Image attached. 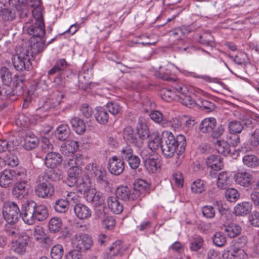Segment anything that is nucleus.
Segmentation results:
<instances>
[{
	"mask_svg": "<svg viewBox=\"0 0 259 259\" xmlns=\"http://www.w3.org/2000/svg\"><path fill=\"white\" fill-rule=\"evenodd\" d=\"M42 12L40 0H24L18 7V13L21 19L25 21L28 33L33 37L40 38L45 34Z\"/></svg>",
	"mask_w": 259,
	"mask_h": 259,
	"instance_id": "obj_1",
	"label": "nucleus"
},
{
	"mask_svg": "<svg viewBox=\"0 0 259 259\" xmlns=\"http://www.w3.org/2000/svg\"><path fill=\"white\" fill-rule=\"evenodd\" d=\"M26 176V170L23 167L15 170L5 169L0 172V186L5 188H9L17 180L25 179Z\"/></svg>",
	"mask_w": 259,
	"mask_h": 259,
	"instance_id": "obj_2",
	"label": "nucleus"
},
{
	"mask_svg": "<svg viewBox=\"0 0 259 259\" xmlns=\"http://www.w3.org/2000/svg\"><path fill=\"white\" fill-rule=\"evenodd\" d=\"M49 179V176L47 174L39 175L36 179L34 192L38 197L46 198L53 195L54 188Z\"/></svg>",
	"mask_w": 259,
	"mask_h": 259,
	"instance_id": "obj_3",
	"label": "nucleus"
},
{
	"mask_svg": "<svg viewBox=\"0 0 259 259\" xmlns=\"http://www.w3.org/2000/svg\"><path fill=\"white\" fill-rule=\"evenodd\" d=\"M88 176L96 182L101 188L105 189L109 186V182L107 178L106 169L100 166H97L93 163H89L86 167Z\"/></svg>",
	"mask_w": 259,
	"mask_h": 259,
	"instance_id": "obj_4",
	"label": "nucleus"
},
{
	"mask_svg": "<svg viewBox=\"0 0 259 259\" xmlns=\"http://www.w3.org/2000/svg\"><path fill=\"white\" fill-rule=\"evenodd\" d=\"M32 57L31 53L28 49L22 47L17 48L16 54L12 58L14 67L20 71L28 68L30 65V60Z\"/></svg>",
	"mask_w": 259,
	"mask_h": 259,
	"instance_id": "obj_5",
	"label": "nucleus"
},
{
	"mask_svg": "<svg viewBox=\"0 0 259 259\" xmlns=\"http://www.w3.org/2000/svg\"><path fill=\"white\" fill-rule=\"evenodd\" d=\"M162 143L167 144L169 147L179 149L178 155H181L185 150L186 146V138L182 134L179 135L176 139L174 135L170 132H163Z\"/></svg>",
	"mask_w": 259,
	"mask_h": 259,
	"instance_id": "obj_6",
	"label": "nucleus"
},
{
	"mask_svg": "<svg viewBox=\"0 0 259 259\" xmlns=\"http://www.w3.org/2000/svg\"><path fill=\"white\" fill-rule=\"evenodd\" d=\"M2 213L5 220L10 224L16 223L21 215L19 207L17 204L14 202H5L4 204Z\"/></svg>",
	"mask_w": 259,
	"mask_h": 259,
	"instance_id": "obj_7",
	"label": "nucleus"
},
{
	"mask_svg": "<svg viewBox=\"0 0 259 259\" xmlns=\"http://www.w3.org/2000/svg\"><path fill=\"white\" fill-rule=\"evenodd\" d=\"M68 164L71 167L68 171L66 183L69 187H72L76 184L80 178L82 174V169L81 167L75 166L77 164L74 159H69L68 161Z\"/></svg>",
	"mask_w": 259,
	"mask_h": 259,
	"instance_id": "obj_8",
	"label": "nucleus"
},
{
	"mask_svg": "<svg viewBox=\"0 0 259 259\" xmlns=\"http://www.w3.org/2000/svg\"><path fill=\"white\" fill-rule=\"evenodd\" d=\"M178 92V101L184 105L189 108L196 105V101L192 99L190 96V92L187 87L183 84H179L175 88Z\"/></svg>",
	"mask_w": 259,
	"mask_h": 259,
	"instance_id": "obj_9",
	"label": "nucleus"
},
{
	"mask_svg": "<svg viewBox=\"0 0 259 259\" xmlns=\"http://www.w3.org/2000/svg\"><path fill=\"white\" fill-rule=\"evenodd\" d=\"M35 205L36 203L32 200H27L23 204L21 215L24 222L27 225H32L35 222Z\"/></svg>",
	"mask_w": 259,
	"mask_h": 259,
	"instance_id": "obj_10",
	"label": "nucleus"
},
{
	"mask_svg": "<svg viewBox=\"0 0 259 259\" xmlns=\"http://www.w3.org/2000/svg\"><path fill=\"white\" fill-rule=\"evenodd\" d=\"M29 240V236L25 233H22L16 240L12 242L13 251L18 255L24 254L26 251Z\"/></svg>",
	"mask_w": 259,
	"mask_h": 259,
	"instance_id": "obj_11",
	"label": "nucleus"
},
{
	"mask_svg": "<svg viewBox=\"0 0 259 259\" xmlns=\"http://www.w3.org/2000/svg\"><path fill=\"white\" fill-rule=\"evenodd\" d=\"M93 241L91 236L87 234H78L75 235L74 246L79 250H87L93 245Z\"/></svg>",
	"mask_w": 259,
	"mask_h": 259,
	"instance_id": "obj_12",
	"label": "nucleus"
},
{
	"mask_svg": "<svg viewBox=\"0 0 259 259\" xmlns=\"http://www.w3.org/2000/svg\"><path fill=\"white\" fill-rule=\"evenodd\" d=\"M107 168L111 174L118 176L123 171L124 163L122 159L116 156H113L108 160Z\"/></svg>",
	"mask_w": 259,
	"mask_h": 259,
	"instance_id": "obj_13",
	"label": "nucleus"
},
{
	"mask_svg": "<svg viewBox=\"0 0 259 259\" xmlns=\"http://www.w3.org/2000/svg\"><path fill=\"white\" fill-rule=\"evenodd\" d=\"M25 179L26 178L17 180L18 182L16 184L12 190V194L15 198L21 199L27 195L28 191L27 189V181Z\"/></svg>",
	"mask_w": 259,
	"mask_h": 259,
	"instance_id": "obj_14",
	"label": "nucleus"
},
{
	"mask_svg": "<svg viewBox=\"0 0 259 259\" xmlns=\"http://www.w3.org/2000/svg\"><path fill=\"white\" fill-rule=\"evenodd\" d=\"M123 138L128 143L135 145L138 147H141L143 145V142L138 139L137 133L130 126H126L123 131Z\"/></svg>",
	"mask_w": 259,
	"mask_h": 259,
	"instance_id": "obj_15",
	"label": "nucleus"
},
{
	"mask_svg": "<svg viewBox=\"0 0 259 259\" xmlns=\"http://www.w3.org/2000/svg\"><path fill=\"white\" fill-rule=\"evenodd\" d=\"M62 162L61 155L57 152H49L45 158V163L47 167L54 168L59 165Z\"/></svg>",
	"mask_w": 259,
	"mask_h": 259,
	"instance_id": "obj_16",
	"label": "nucleus"
},
{
	"mask_svg": "<svg viewBox=\"0 0 259 259\" xmlns=\"http://www.w3.org/2000/svg\"><path fill=\"white\" fill-rule=\"evenodd\" d=\"M148 188L149 185L145 181L141 179L137 180L134 184L132 198L136 199H138L141 195L146 192Z\"/></svg>",
	"mask_w": 259,
	"mask_h": 259,
	"instance_id": "obj_17",
	"label": "nucleus"
},
{
	"mask_svg": "<svg viewBox=\"0 0 259 259\" xmlns=\"http://www.w3.org/2000/svg\"><path fill=\"white\" fill-rule=\"evenodd\" d=\"M123 251L122 242L120 240L116 241L109 247L104 256V259H114L116 256L121 255Z\"/></svg>",
	"mask_w": 259,
	"mask_h": 259,
	"instance_id": "obj_18",
	"label": "nucleus"
},
{
	"mask_svg": "<svg viewBox=\"0 0 259 259\" xmlns=\"http://www.w3.org/2000/svg\"><path fill=\"white\" fill-rule=\"evenodd\" d=\"M76 216L80 220L88 219L92 215V210L87 205L79 203L74 206Z\"/></svg>",
	"mask_w": 259,
	"mask_h": 259,
	"instance_id": "obj_19",
	"label": "nucleus"
},
{
	"mask_svg": "<svg viewBox=\"0 0 259 259\" xmlns=\"http://www.w3.org/2000/svg\"><path fill=\"white\" fill-rule=\"evenodd\" d=\"M144 166L149 173H155L161 168L160 160L154 157L147 158L144 160Z\"/></svg>",
	"mask_w": 259,
	"mask_h": 259,
	"instance_id": "obj_20",
	"label": "nucleus"
},
{
	"mask_svg": "<svg viewBox=\"0 0 259 259\" xmlns=\"http://www.w3.org/2000/svg\"><path fill=\"white\" fill-rule=\"evenodd\" d=\"M222 230L225 232L230 238H234L239 235L241 232V227L235 223L223 224L220 227Z\"/></svg>",
	"mask_w": 259,
	"mask_h": 259,
	"instance_id": "obj_21",
	"label": "nucleus"
},
{
	"mask_svg": "<svg viewBox=\"0 0 259 259\" xmlns=\"http://www.w3.org/2000/svg\"><path fill=\"white\" fill-rule=\"evenodd\" d=\"M252 204L249 202L238 203L234 208L233 213L237 216H244L250 213L252 209Z\"/></svg>",
	"mask_w": 259,
	"mask_h": 259,
	"instance_id": "obj_22",
	"label": "nucleus"
},
{
	"mask_svg": "<svg viewBox=\"0 0 259 259\" xmlns=\"http://www.w3.org/2000/svg\"><path fill=\"white\" fill-rule=\"evenodd\" d=\"M216 124L217 121L214 118H206L201 122L199 131L202 133H209L213 131Z\"/></svg>",
	"mask_w": 259,
	"mask_h": 259,
	"instance_id": "obj_23",
	"label": "nucleus"
},
{
	"mask_svg": "<svg viewBox=\"0 0 259 259\" xmlns=\"http://www.w3.org/2000/svg\"><path fill=\"white\" fill-rule=\"evenodd\" d=\"M78 147L77 142L74 140H68L61 145L60 151L63 154L69 155L74 153Z\"/></svg>",
	"mask_w": 259,
	"mask_h": 259,
	"instance_id": "obj_24",
	"label": "nucleus"
},
{
	"mask_svg": "<svg viewBox=\"0 0 259 259\" xmlns=\"http://www.w3.org/2000/svg\"><path fill=\"white\" fill-rule=\"evenodd\" d=\"M234 180L238 184L244 187H247L250 184L252 176L245 171L238 172L234 175Z\"/></svg>",
	"mask_w": 259,
	"mask_h": 259,
	"instance_id": "obj_25",
	"label": "nucleus"
},
{
	"mask_svg": "<svg viewBox=\"0 0 259 259\" xmlns=\"http://www.w3.org/2000/svg\"><path fill=\"white\" fill-rule=\"evenodd\" d=\"M16 151L13 147V151L10 150L3 156V159L4 161V166L8 165L13 167L18 165L19 160L17 156L15 155Z\"/></svg>",
	"mask_w": 259,
	"mask_h": 259,
	"instance_id": "obj_26",
	"label": "nucleus"
},
{
	"mask_svg": "<svg viewBox=\"0 0 259 259\" xmlns=\"http://www.w3.org/2000/svg\"><path fill=\"white\" fill-rule=\"evenodd\" d=\"M206 162L208 166L214 170H219L224 166L222 158L219 156L210 155L206 159Z\"/></svg>",
	"mask_w": 259,
	"mask_h": 259,
	"instance_id": "obj_27",
	"label": "nucleus"
},
{
	"mask_svg": "<svg viewBox=\"0 0 259 259\" xmlns=\"http://www.w3.org/2000/svg\"><path fill=\"white\" fill-rule=\"evenodd\" d=\"M107 204L111 211L114 213L119 214L123 211V205L117 197L111 196L108 197Z\"/></svg>",
	"mask_w": 259,
	"mask_h": 259,
	"instance_id": "obj_28",
	"label": "nucleus"
},
{
	"mask_svg": "<svg viewBox=\"0 0 259 259\" xmlns=\"http://www.w3.org/2000/svg\"><path fill=\"white\" fill-rule=\"evenodd\" d=\"M133 192L132 189H130L127 186H120L116 189L115 197L123 200H136V199L132 198Z\"/></svg>",
	"mask_w": 259,
	"mask_h": 259,
	"instance_id": "obj_29",
	"label": "nucleus"
},
{
	"mask_svg": "<svg viewBox=\"0 0 259 259\" xmlns=\"http://www.w3.org/2000/svg\"><path fill=\"white\" fill-rule=\"evenodd\" d=\"M68 66V63L65 59H58L54 66L48 72V75L50 77L56 73L60 74L65 70Z\"/></svg>",
	"mask_w": 259,
	"mask_h": 259,
	"instance_id": "obj_30",
	"label": "nucleus"
},
{
	"mask_svg": "<svg viewBox=\"0 0 259 259\" xmlns=\"http://www.w3.org/2000/svg\"><path fill=\"white\" fill-rule=\"evenodd\" d=\"M231 179L226 171L221 172L218 176L217 185L220 189H225L231 184Z\"/></svg>",
	"mask_w": 259,
	"mask_h": 259,
	"instance_id": "obj_31",
	"label": "nucleus"
},
{
	"mask_svg": "<svg viewBox=\"0 0 259 259\" xmlns=\"http://www.w3.org/2000/svg\"><path fill=\"white\" fill-rule=\"evenodd\" d=\"M137 135L138 139H140V141L143 142V140L146 139L149 137V132L148 127L145 122L141 120H139L137 127Z\"/></svg>",
	"mask_w": 259,
	"mask_h": 259,
	"instance_id": "obj_32",
	"label": "nucleus"
},
{
	"mask_svg": "<svg viewBox=\"0 0 259 259\" xmlns=\"http://www.w3.org/2000/svg\"><path fill=\"white\" fill-rule=\"evenodd\" d=\"M70 123L73 130L78 134H83L86 129L85 123L83 121L77 117H72Z\"/></svg>",
	"mask_w": 259,
	"mask_h": 259,
	"instance_id": "obj_33",
	"label": "nucleus"
},
{
	"mask_svg": "<svg viewBox=\"0 0 259 259\" xmlns=\"http://www.w3.org/2000/svg\"><path fill=\"white\" fill-rule=\"evenodd\" d=\"M38 143V139L34 135L27 134L24 138V143L23 146L25 149L30 150L35 148Z\"/></svg>",
	"mask_w": 259,
	"mask_h": 259,
	"instance_id": "obj_34",
	"label": "nucleus"
},
{
	"mask_svg": "<svg viewBox=\"0 0 259 259\" xmlns=\"http://www.w3.org/2000/svg\"><path fill=\"white\" fill-rule=\"evenodd\" d=\"M70 133V128L67 124H61L56 130L55 136L60 141H65L69 137Z\"/></svg>",
	"mask_w": 259,
	"mask_h": 259,
	"instance_id": "obj_35",
	"label": "nucleus"
},
{
	"mask_svg": "<svg viewBox=\"0 0 259 259\" xmlns=\"http://www.w3.org/2000/svg\"><path fill=\"white\" fill-rule=\"evenodd\" d=\"M87 200L93 203L95 207L103 206L104 204V197L100 192H97L94 195L93 193L89 194Z\"/></svg>",
	"mask_w": 259,
	"mask_h": 259,
	"instance_id": "obj_36",
	"label": "nucleus"
},
{
	"mask_svg": "<svg viewBox=\"0 0 259 259\" xmlns=\"http://www.w3.org/2000/svg\"><path fill=\"white\" fill-rule=\"evenodd\" d=\"M34 217L38 221H43L46 220L49 215L48 209L44 205L35 206Z\"/></svg>",
	"mask_w": 259,
	"mask_h": 259,
	"instance_id": "obj_37",
	"label": "nucleus"
},
{
	"mask_svg": "<svg viewBox=\"0 0 259 259\" xmlns=\"http://www.w3.org/2000/svg\"><path fill=\"white\" fill-rule=\"evenodd\" d=\"M95 117L97 121L102 124H106L109 119L108 112L105 109L101 107L96 108Z\"/></svg>",
	"mask_w": 259,
	"mask_h": 259,
	"instance_id": "obj_38",
	"label": "nucleus"
},
{
	"mask_svg": "<svg viewBox=\"0 0 259 259\" xmlns=\"http://www.w3.org/2000/svg\"><path fill=\"white\" fill-rule=\"evenodd\" d=\"M149 116L154 122L162 127H166L167 125V120L163 117L162 113L160 111L154 110L151 112Z\"/></svg>",
	"mask_w": 259,
	"mask_h": 259,
	"instance_id": "obj_39",
	"label": "nucleus"
},
{
	"mask_svg": "<svg viewBox=\"0 0 259 259\" xmlns=\"http://www.w3.org/2000/svg\"><path fill=\"white\" fill-rule=\"evenodd\" d=\"M63 95L62 93L57 92L49 98L46 101L48 106H50L51 108L57 107L60 104Z\"/></svg>",
	"mask_w": 259,
	"mask_h": 259,
	"instance_id": "obj_40",
	"label": "nucleus"
},
{
	"mask_svg": "<svg viewBox=\"0 0 259 259\" xmlns=\"http://www.w3.org/2000/svg\"><path fill=\"white\" fill-rule=\"evenodd\" d=\"M176 86L177 85L173 87V91L168 89H163L161 93L162 99L166 102H170L172 100H177L178 94L175 89Z\"/></svg>",
	"mask_w": 259,
	"mask_h": 259,
	"instance_id": "obj_41",
	"label": "nucleus"
},
{
	"mask_svg": "<svg viewBox=\"0 0 259 259\" xmlns=\"http://www.w3.org/2000/svg\"><path fill=\"white\" fill-rule=\"evenodd\" d=\"M196 105L202 110L207 113L213 111L215 108V106L213 103L202 98L197 99L196 101Z\"/></svg>",
	"mask_w": 259,
	"mask_h": 259,
	"instance_id": "obj_42",
	"label": "nucleus"
},
{
	"mask_svg": "<svg viewBox=\"0 0 259 259\" xmlns=\"http://www.w3.org/2000/svg\"><path fill=\"white\" fill-rule=\"evenodd\" d=\"M215 148L219 153L227 156L230 153L228 144L224 141L217 140L215 144Z\"/></svg>",
	"mask_w": 259,
	"mask_h": 259,
	"instance_id": "obj_43",
	"label": "nucleus"
},
{
	"mask_svg": "<svg viewBox=\"0 0 259 259\" xmlns=\"http://www.w3.org/2000/svg\"><path fill=\"white\" fill-rule=\"evenodd\" d=\"M16 93L15 91L9 86L6 85L5 87L2 88L0 91V98L4 100L5 99H9L14 100L16 99L15 97Z\"/></svg>",
	"mask_w": 259,
	"mask_h": 259,
	"instance_id": "obj_44",
	"label": "nucleus"
},
{
	"mask_svg": "<svg viewBox=\"0 0 259 259\" xmlns=\"http://www.w3.org/2000/svg\"><path fill=\"white\" fill-rule=\"evenodd\" d=\"M0 76L4 85H8L11 83L12 80V74L8 68L3 67L1 68Z\"/></svg>",
	"mask_w": 259,
	"mask_h": 259,
	"instance_id": "obj_45",
	"label": "nucleus"
},
{
	"mask_svg": "<svg viewBox=\"0 0 259 259\" xmlns=\"http://www.w3.org/2000/svg\"><path fill=\"white\" fill-rule=\"evenodd\" d=\"M205 182L200 179L196 180L191 184V189L194 193L200 194L205 190Z\"/></svg>",
	"mask_w": 259,
	"mask_h": 259,
	"instance_id": "obj_46",
	"label": "nucleus"
},
{
	"mask_svg": "<svg viewBox=\"0 0 259 259\" xmlns=\"http://www.w3.org/2000/svg\"><path fill=\"white\" fill-rule=\"evenodd\" d=\"M244 164L249 167H255L258 165V158L253 155H246L242 159Z\"/></svg>",
	"mask_w": 259,
	"mask_h": 259,
	"instance_id": "obj_47",
	"label": "nucleus"
},
{
	"mask_svg": "<svg viewBox=\"0 0 259 259\" xmlns=\"http://www.w3.org/2000/svg\"><path fill=\"white\" fill-rule=\"evenodd\" d=\"M213 244L218 247H223L226 243V238L221 232H215L212 238Z\"/></svg>",
	"mask_w": 259,
	"mask_h": 259,
	"instance_id": "obj_48",
	"label": "nucleus"
},
{
	"mask_svg": "<svg viewBox=\"0 0 259 259\" xmlns=\"http://www.w3.org/2000/svg\"><path fill=\"white\" fill-rule=\"evenodd\" d=\"M69 204L66 199H60L57 200L54 205L55 210L60 213H65L67 211Z\"/></svg>",
	"mask_w": 259,
	"mask_h": 259,
	"instance_id": "obj_49",
	"label": "nucleus"
},
{
	"mask_svg": "<svg viewBox=\"0 0 259 259\" xmlns=\"http://www.w3.org/2000/svg\"><path fill=\"white\" fill-rule=\"evenodd\" d=\"M62 226V222L60 219L54 218L51 219L49 223V229L52 233H55L58 232Z\"/></svg>",
	"mask_w": 259,
	"mask_h": 259,
	"instance_id": "obj_50",
	"label": "nucleus"
},
{
	"mask_svg": "<svg viewBox=\"0 0 259 259\" xmlns=\"http://www.w3.org/2000/svg\"><path fill=\"white\" fill-rule=\"evenodd\" d=\"M251 113L249 111L238 110L235 111L234 115L238 118L245 121V124H249L251 121L249 120Z\"/></svg>",
	"mask_w": 259,
	"mask_h": 259,
	"instance_id": "obj_51",
	"label": "nucleus"
},
{
	"mask_svg": "<svg viewBox=\"0 0 259 259\" xmlns=\"http://www.w3.org/2000/svg\"><path fill=\"white\" fill-rule=\"evenodd\" d=\"M228 128L230 134H239L242 132L243 126L240 121L233 120L229 123Z\"/></svg>",
	"mask_w": 259,
	"mask_h": 259,
	"instance_id": "obj_52",
	"label": "nucleus"
},
{
	"mask_svg": "<svg viewBox=\"0 0 259 259\" xmlns=\"http://www.w3.org/2000/svg\"><path fill=\"white\" fill-rule=\"evenodd\" d=\"M64 253L63 246L60 244H56L54 245L51 252V255L52 259H61Z\"/></svg>",
	"mask_w": 259,
	"mask_h": 259,
	"instance_id": "obj_53",
	"label": "nucleus"
},
{
	"mask_svg": "<svg viewBox=\"0 0 259 259\" xmlns=\"http://www.w3.org/2000/svg\"><path fill=\"white\" fill-rule=\"evenodd\" d=\"M0 15L2 18L5 21H12L15 18V13L9 9L1 8L0 10Z\"/></svg>",
	"mask_w": 259,
	"mask_h": 259,
	"instance_id": "obj_54",
	"label": "nucleus"
},
{
	"mask_svg": "<svg viewBox=\"0 0 259 259\" xmlns=\"http://www.w3.org/2000/svg\"><path fill=\"white\" fill-rule=\"evenodd\" d=\"M66 200L69 205L70 204L74 206L80 203V197L75 192H69L66 195Z\"/></svg>",
	"mask_w": 259,
	"mask_h": 259,
	"instance_id": "obj_55",
	"label": "nucleus"
},
{
	"mask_svg": "<svg viewBox=\"0 0 259 259\" xmlns=\"http://www.w3.org/2000/svg\"><path fill=\"white\" fill-rule=\"evenodd\" d=\"M203 240L200 236H195L190 243V249L192 251H197L201 248Z\"/></svg>",
	"mask_w": 259,
	"mask_h": 259,
	"instance_id": "obj_56",
	"label": "nucleus"
},
{
	"mask_svg": "<svg viewBox=\"0 0 259 259\" xmlns=\"http://www.w3.org/2000/svg\"><path fill=\"white\" fill-rule=\"evenodd\" d=\"M107 107L109 112L113 115L118 114L122 111V107L117 102H109L107 103Z\"/></svg>",
	"mask_w": 259,
	"mask_h": 259,
	"instance_id": "obj_57",
	"label": "nucleus"
},
{
	"mask_svg": "<svg viewBox=\"0 0 259 259\" xmlns=\"http://www.w3.org/2000/svg\"><path fill=\"white\" fill-rule=\"evenodd\" d=\"M225 196L228 201L234 202L239 197V194L236 189L230 188L226 191Z\"/></svg>",
	"mask_w": 259,
	"mask_h": 259,
	"instance_id": "obj_58",
	"label": "nucleus"
},
{
	"mask_svg": "<svg viewBox=\"0 0 259 259\" xmlns=\"http://www.w3.org/2000/svg\"><path fill=\"white\" fill-rule=\"evenodd\" d=\"M161 149L162 154L166 158H170L174 156L177 149L168 146L167 144L162 143Z\"/></svg>",
	"mask_w": 259,
	"mask_h": 259,
	"instance_id": "obj_59",
	"label": "nucleus"
},
{
	"mask_svg": "<svg viewBox=\"0 0 259 259\" xmlns=\"http://www.w3.org/2000/svg\"><path fill=\"white\" fill-rule=\"evenodd\" d=\"M45 234L44 228L41 226H36L34 228L32 235L35 240L38 242L41 241Z\"/></svg>",
	"mask_w": 259,
	"mask_h": 259,
	"instance_id": "obj_60",
	"label": "nucleus"
},
{
	"mask_svg": "<svg viewBox=\"0 0 259 259\" xmlns=\"http://www.w3.org/2000/svg\"><path fill=\"white\" fill-rule=\"evenodd\" d=\"M13 143L6 140H0V154H5L10 150L13 151Z\"/></svg>",
	"mask_w": 259,
	"mask_h": 259,
	"instance_id": "obj_61",
	"label": "nucleus"
},
{
	"mask_svg": "<svg viewBox=\"0 0 259 259\" xmlns=\"http://www.w3.org/2000/svg\"><path fill=\"white\" fill-rule=\"evenodd\" d=\"M45 47V44L40 38L39 41H37L31 45V52L34 54L41 52L44 50Z\"/></svg>",
	"mask_w": 259,
	"mask_h": 259,
	"instance_id": "obj_62",
	"label": "nucleus"
},
{
	"mask_svg": "<svg viewBox=\"0 0 259 259\" xmlns=\"http://www.w3.org/2000/svg\"><path fill=\"white\" fill-rule=\"evenodd\" d=\"M249 143L253 147H257L259 145V128H256L250 134Z\"/></svg>",
	"mask_w": 259,
	"mask_h": 259,
	"instance_id": "obj_63",
	"label": "nucleus"
},
{
	"mask_svg": "<svg viewBox=\"0 0 259 259\" xmlns=\"http://www.w3.org/2000/svg\"><path fill=\"white\" fill-rule=\"evenodd\" d=\"M83 255L81 251L73 249L65 255L66 259H82Z\"/></svg>",
	"mask_w": 259,
	"mask_h": 259,
	"instance_id": "obj_64",
	"label": "nucleus"
}]
</instances>
